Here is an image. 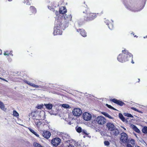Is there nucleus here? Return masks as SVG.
I'll use <instances>...</instances> for the list:
<instances>
[{
  "label": "nucleus",
  "mask_w": 147,
  "mask_h": 147,
  "mask_svg": "<svg viewBox=\"0 0 147 147\" xmlns=\"http://www.w3.org/2000/svg\"><path fill=\"white\" fill-rule=\"evenodd\" d=\"M123 54H120L117 57L119 61L121 62H123L129 60H132L133 55L131 53L125 49L123 50Z\"/></svg>",
  "instance_id": "nucleus-1"
},
{
  "label": "nucleus",
  "mask_w": 147,
  "mask_h": 147,
  "mask_svg": "<svg viewBox=\"0 0 147 147\" xmlns=\"http://www.w3.org/2000/svg\"><path fill=\"white\" fill-rule=\"evenodd\" d=\"M56 21L57 22H56L53 34L54 35H61L62 32V30L63 29V25L61 20H58Z\"/></svg>",
  "instance_id": "nucleus-2"
},
{
  "label": "nucleus",
  "mask_w": 147,
  "mask_h": 147,
  "mask_svg": "<svg viewBox=\"0 0 147 147\" xmlns=\"http://www.w3.org/2000/svg\"><path fill=\"white\" fill-rule=\"evenodd\" d=\"M120 140L121 141L124 143L127 142L129 141V140L127 134L125 132L122 133L121 134Z\"/></svg>",
  "instance_id": "nucleus-3"
},
{
  "label": "nucleus",
  "mask_w": 147,
  "mask_h": 147,
  "mask_svg": "<svg viewBox=\"0 0 147 147\" xmlns=\"http://www.w3.org/2000/svg\"><path fill=\"white\" fill-rule=\"evenodd\" d=\"M96 121L98 124L103 125L106 123V120L103 117L99 116L97 118Z\"/></svg>",
  "instance_id": "nucleus-4"
},
{
  "label": "nucleus",
  "mask_w": 147,
  "mask_h": 147,
  "mask_svg": "<svg viewBox=\"0 0 147 147\" xmlns=\"http://www.w3.org/2000/svg\"><path fill=\"white\" fill-rule=\"evenodd\" d=\"M61 141V140L60 138H55L52 140L51 143L54 146L56 147L60 144Z\"/></svg>",
  "instance_id": "nucleus-5"
},
{
  "label": "nucleus",
  "mask_w": 147,
  "mask_h": 147,
  "mask_svg": "<svg viewBox=\"0 0 147 147\" xmlns=\"http://www.w3.org/2000/svg\"><path fill=\"white\" fill-rule=\"evenodd\" d=\"M73 115L76 116H79L82 113L81 110L78 108H75L72 111Z\"/></svg>",
  "instance_id": "nucleus-6"
},
{
  "label": "nucleus",
  "mask_w": 147,
  "mask_h": 147,
  "mask_svg": "<svg viewBox=\"0 0 147 147\" xmlns=\"http://www.w3.org/2000/svg\"><path fill=\"white\" fill-rule=\"evenodd\" d=\"M92 117L91 115L87 112H85L83 114V117L86 121L90 120Z\"/></svg>",
  "instance_id": "nucleus-7"
},
{
  "label": "nucleus",
  "mask_w": 147,
  "mask_h": 147,
  "mask_svg": "<svg viewBox=\"0 0 147 147\" xmlns=\"http://www.w3.org/2000/svg\"><path fill=\"white\" fill-rule=\"evenodd\" d=\"M110 100L120 106H121L125 105L124 103L123 102L115 98L111 99Z\"/></svg>",
  "instance_id": "nucleus-8"
},
{
  "label": "nucleus",
  "mask_w": 147,
  "mask_h": 147,
  "mask_svg": "<svg viewBox=\"0 0 147 147\" xmlns=\"http://www.w3.org/2000/svg\"><path fill=\"white\" fill-rule=\"evenodd\" d=\"M107 128L108 130L110 131H112L113 130H114V129L115 127L114 124L111 122H108L106 124Z\"/></svg>",
  "instance_id": "nucleus-9"
},
{
  "label": "nucleus",
  "mask_w": 147,
  "mask_h": 147,
  "mask_svg": "<svg viewBox=\"0 0 147 147\" xmlns=\"http://www.w3.org/2000/svg\"><path fill=\"white\" fill-rule=\"evenodd\" d=\"M120 133V131L116 127L114 129V130H113L111 131L110 134L111 136H117Z\"/></svg>",
  "instance_id": "nucleus-10"
},
{
  "label": "nucleus",
  "mask_w": 147,
  "mask_h": 147,
  "mask_svg": "<svg viewBox=\"0 0 147 147\" xmlns=\"http://www.w3.org/2000/svg\"><path fill=\"white\" fill-rule=\"evenodd\" d=\"M38 115V112L36 111H34L31 113L30 115L31 116L32 119L34 120V121H35V120L36 119H38V118H37Z\"/></svg>",
  "instance_id": "nucleus-11"
},
{
  "label": "nucleus",
  "mask_w": 147,
  "mask_h": 147,
  "mask_svg": "<svg viewBox=\"0 0 147 147\" xmlns=\"http://www.w3.org/2000/svg\"><path fill=\"white\" fill-rule=\"evenodd\" d=\"M42 134L43 136L47 139L49 138L51 136V133L47 131H44Z\"/></svg>",
  "instance_id": "nucleus-12"
},
{
  "label": "nucleus",
  "mask_w": 147,
  "mask_h": 147,
  "mask_svg": "<svg viewBox=\"0 0 147 147\" xmlns=\"http://www.w3.org/2000/svg\"><path fill=\"white\" fill-rule=\"evenodd\" d=\"M70 137L68 134H64L62 136V139L64 142H68L69 141H70Z\"/></svg>",
  "instance_id": "nucleus-13"
},
{
  "label": "nucleus",
  "mask_w": 147,
  "mask_h": 147,
  "mask_svg": "<svg viewBox=\"0 0 147 147\" xmlns=\"http://www.w3.org/2000/svg\"><path fill=\"white\" fill-rule=\"evenodd\" d=\"M76 31L78 32H80L81 35L83 37H86L87 36L86 32L85 30L82 29H76Z\"/></svg>",
  "instance_id": "nucleus-14"
},
{
  "label": "nucleus",
  "mask_w": 147,
  "mask_h": 147,
  "mask_svg": "<svg viewBox=\"0 0 147 147\" xmlns=\"http://www.w3.org/2000/svg\"><path fill=\"white\" fill-rule=\"evenodd\" d=\"M59 11L60 13L64 14L67 12V10L65 7L61 6L59 8Z\"/></svg>",
  "instance_id": "nucleus-15"
},
{
  "label": "nucleus",
  "mask_w": 147,
  "mask_h": 147,
  "mask_svg": "<svg viewBox=\"0 0 147 147\" xmlns=\"http://www.w3.org/2000/svg\"><path fill=\"white\" fill-rule=\"evenodd\" d=\"M23 81L25 83L30 86L33 87L38 88L39 87L37 85L35 84H32L28 81H27L25 80H23Z\"/></svg>",
  "instance_id": "nucleus-16"
},
{
  "label": "nucleus",
  "mask_w": 147,
  "mask_h": 147,
  "mask_svg": "<svg viewBox=\"0 0 147 147\" xmlns=\"http://www.w3.org/2000/svg\"><path fill=\"white\" fill-rule=\"evenodd\" d=\"M30 14H35L36 12V8L33 6H31L30 8Z\"/></svg>",
  "instance_id": "nucleus-17"
},
{
  "label": "nucleus",
  "mask_w": 147,
  "mask_h": 147,
  "mask_svg": "<svg viewBox=\"0 0 147 147\" xmlns=\"http://www.w3.org/2000/svg\"><path fill=\"white\" fill-rule=\"evenodd\" d=\"M34 122L38 128H39L40 127V125L42 124V122L40 121L38 119H36L35 120V121H34Z\"/></svg>",
  "instance_id": "nucleus-18"
},
{
  "label": "nucleus",
  "mask_w": 147,
  "mask_h": 147,
  "mask_svg": "<svg viewBox=\"0 0 147 147\" xmlns=\"http://www.w3.org/2000/svg\"><path fill=\"white\" fill-rule=\"evenodd\" d=\"M83 135H84L83 136L84 138H85L86 137H88L89 138H91V136H89V134H88L87 133L86 131L84 129L82 130V131L81 132Z\"/></svg>",
  "instance_id": "nucleus-19"
},
{
  "label": "nucleus",
  "mask_w": 147,
  "mask_h": 147,
  "mask_svg": "<svg viewBox=\"0 0 147 147\" xmlns=\"http://www.w3.org/2000/svg\"><path fill=\"white\" fill-rule=\"evenodd\" d=\"M131 128L136 132L140 133V131L139 129L135 125L133 124H131Z\"/></svg>",
  "instance_id": "nucleus-20"
},
{
  "label": "nucleus",
  "mask_w": 147,
  "mask_h": 147,
  "mask_svg": "<svg viewBox=\"0 0 147 147\" xmlns=\"http://www.w3.org/2000/svg\"><path fill=\"white\" fill-rule=\"evenodd\" d=\"M44 105L45 106L47 109L48 110L51 109L53 107V105L51 103L48 104H44Z\"/></svg>",
  "instance_id": "nucleus-21"
},
{
  "label": "nucleus",
  "mask_w": 147,
  "mask_h": 147,
  "mask_svg": "<svg viewBox=\"0 0 147 147\" xmlns=\"http://www.w3.org/2000/svg\"><path fill=\"white\" fill-rule=\"evenodd\" d=\"M102 114L104 115L106 117H107L110 119H113V118L110 116L108 113H107L102 112L101 113Z\"/></svg>",
  "instance_id": "nucleus-22"
},
{
  "label": "nucleus",
  "mask_w": 147,
  "mask_h": 147,
  "mask_svg": "<svg viewBox=\"0 0 147 147\" xmlns=\"http://www.w3.org/2000/svg\"><path fill=\"white\" fill-rule=\"evenodd\" d=\"M28 128L31 132L34 134L36 136L38 137H39V135L36 132H35L31 128L28 127Z\"/></svg>",
  "instance_id": "nucleus-23"
},
{
  "label": "nucleus",
  "mask_w": 147,
  "mask_h": 147,
  "mask_svg": "<svg viewBox=\"0 0 147 147\" xmlns=\"http://www.w3.org/2000/svg\"><path fill=\"white\" fill-rule=\"evenodd\" d=\"M0 108L2 110L5 111L6 108H5V106L3 102L0 101Z\"/></svg>",
  "instance_id": "nucleus-24"
},
{
  "label": "nucleus",
  "mask_w": 147,
  "mask_h": 147,
  "mask_svg": "<svg viewBox=\"0 0 147 147\" xmlns=\"http://www.w3.org/2000/svg\"><path fill=\"white\" fill-rule=\"evenodd\" d=\"M12 51H10V52H9L8 51H5L4 53V55H7L9 56V55H11L12 56H13V54H12Z\"/></svg>",
  "instance_id": "nucleus-25"
},
{
  "label": "nucleus",
  "mask_w": 147,
  "mask_h": 147,
  "mask_svg": "<svg viewBox=\"0 0 147 147\" xmlns=\"http://www.w3.org/2000/svg\"><path fill=\"white\" fill-rule=\"evenodd\" d=\"M64 17L65 19H66L68 21L71 20L72 18V16L71 15H67L65 14Z\"/></svg>",
  "instance_id": "nucleus-26"
},
{
  "label": "nucleus",
  "mask_w": 147,
  "mask_h": 147,
  "mask_svg": "<svg viewBox=\"0 0 147 147\" xmlns=\"http://www.w3.org/2000/svg\"><path fill=\"white\" fill-rule=\"evenodd\" d=\"M33 145L34 147H43L40 144L37 143L36 142H34L33 143Z\"/></svg>",
  "instance_id": "nucleus-27"
},
{
  "label": "nucleus",
  "mask_w": 147,
  "mask_h": 147,
  "mask_svg": "<svg viewBox=\"0 0 147 147\" xmlns=\"http://www.w3.org/2000/svg\"><path fill=\"white\" fill-rule=\"evenodd\" d=\"M119 116L120 118L123 122L125 121V119L122 114L121 113L119 114Z\"/></svg>",
  "instance_id": "nucleus-28"
},
{
  "label": "nucleus",
  "mask_w": 147,
  "mask_h": 147,
  "mask_svg": "<svg viewBox=\"0 0 147 147\" xmlns=\"http://www.w3.org/2000/svg\"><path fill=\"white\" fill-rule=\"evenodd\" d=\"M13 115L14 116L17 117L19 116L18 113L15 110L13 111Z\"/></svg>",
  "instance_id": "nucleus-29"
},
{
  "label": "nucleus",
  "mask_w": 147,
  "mask_h": 147,
  "mask_svg": "<svg viewBox=\"0 0 147 147\" xmlns=\"http://www.w3.org/2000/svg\"><path fill=\"white\" fill-rule=\"evenodd\" d=\"M76 129L77 131L79 133H81L82 131V130L81 127H79L77 128V127H76Z\"/></svg>",
  "instance_id": "nucleus-30"
},
{
  "label": "nucleus",
  "mask_w": 147,
  "mask_h": 147,
  "mask_svg": "<svg viewBox=\"0 0 147 147\" xmlns=\"http://www.w3.org/2000/svg\"><path fill=\"white\" fill-rule=\"evenodd\" d=\"M142 132L144 134L147 133V127H144L142 130Z\"/></svg>",
  "instance_id": "nucleus-31"
},
{
  "label": "nucleus",
  "mask_w": 147,
  "mask_h": 147,
  "mask_svg": "<svg viewBox=\"0 0 147 147\" xmlns=\"http://www.w3.org/2000/svg\"><path fill=\"white\" fill-rule=\"evenodd\" d=\"M105 22L106 23H107V24L108 25L109 28L111 30L113 29V25H112V24L111 23H110L109 24H108L107 21V22Z\"/></svg>",
  "instance_id": "nucleus-32"
},
{
  "label": "nucleus",
  "mask_w": 147,
  "mask_h": 147,
  "mask_svg": "<svg viewBox=\"0 0 147 147\" xmlns=\"http://www.w3.org/2000/svg\"><path fill=\"white\" fill-rule=\"evenodd\" d=\"M84 20L86 22L90 21L91 20L90 17H88V16L85 17Z\"/></svg>",
  "instance_id": "nucleus-33"
},
{
  "label": "nucleus",
  "mask_w": 147,
  "mask_h": 147,
  "mask_svg": "<svg viewBox=\"0 0 147 147\" xmlns=\"http://www.w3.org/2000/svg\"><path fill=\"white\" fill-rule=\"evenodd\" d=\"M124 115L125 116H127V117H131L132 118L133 117V116L130 114L125 113H124Z\"/></svg>",
  "instance_id": "nucleus-34"
},
{
  "label": "nucleus",
  "mask_w": 147,
  "mask_h": 147,
  "mask_svg": "<svg viewBox=\"0 0 147 147\" xmlns=\"http://www.w3.org/2000/svg\"><path fill=\"white\" fill-rule=\"evenodd\" d=\"M24 3L27 5H30V0H24Z\"/></svg>",
  "instance_id": "nucleus-35"
},
{
  "label": "nucleus",
  "mask_w": 147,
  "mask_h": 147,
  "mask_svg": "<svg viewBox=\"0 0 147 147\" xmlns=\"http://www.w3.org/2000/svg\"><path fill=\"white\" fill-rule=\"evenodd\" d=\"M43 105L42 104V105H37L36 108L38 109H41L43 108Z\"/></svg>",
  "instance_id": "nucleus-36"
},
{
  "label": "nucleus",
  "mask_w": 147,
  "mask_h": 147,
  "mask_svg": "<svg viewBox=\"0 0 147 147\" xmlns=\"http://www.w3.org/2000/svg\"><path fill=\"white\" fill-rule=\"evenodd\" d=\"M127 8H128V7H127ZM128 9H130V10H131L132 11H139L141 10V9H140V10H136L135 9H134L133 8H131V7H130V8H129V7L128 8Z\"/></svg>",
  "instance_id": "nucleus-37"
},
{
  "label": "nucleus",
  "mask_w": 147,
  "mask_h": 147,
  "mask_svg": "<svg viewBox=\"0 0 147 147\" xmlns=\"http://www.w3.org/2000/svg\"><path fill=\"white\" fill-rule=\"evenodd\" d=\"M62 107L64 108H67L69 107V106L68 104H64L62 105Z\"/></svg>",
  "instance_id": "nucleus-38"
},
{
  "label": "nucleus",
  "mask_w": 147,
  "mask_h": 147,
  "mask_svg": "<svg viewBox=\"0 0 147 147\" xmlns=\"http://www.w3.org/2000/svg\"><path fill=\"white\" fill-rule=\"evenodd\" d=\"M104 143L105 145L107 146H109L110 144L109 142L107 141H105L104 142Z\"/></svg>",
  "instance_id": "nucleus-39"
},
{
  "label": "nucleus",
  "mask_w": 147,
  "mask_h": 147,
  "mask_svg": "<svg viewBox=\"0 0 147 147\" xmlns=\"http://www.w3.org/2000/svg\"><path fill=\"white\" fill-rule=\"evenodd\" d=\"M62 2V4L64 5H67V1H61Z\"/></svg>",
  "instance_id": "nucleus-40"
},
{
  "label": "nucleus",
  "mask_w": 147,
  "mask_h": 147,
  "mask_svg": "<svg viewBox=\"0 0 147 147\" xmlns=\"http://www.w3.org/2000/svg\"><path fill=\"white\" fill-rule=\"evenodd\" d=\"M130 142L132 144H135V141L133 139H131L130 140Z\"/></svg>",
  "instance_id": "nucleus-41"
},
{
  "label": "nucleus",
  "mask_w": 147,
  "mask_h": 147,
  "mask_svg": "<svg viewBox=\"0 0 147 147\" xmlns=\"http://www.w3.org/2000/svg\"><path fill=\"white\" fill-rule=\"evenodd\" d=\"M106 106L107 107L111 109L113 108V107L110 105H109L107 104H106Z\"/></svg>",
  "instance_id": "nucleus-42"
},
{
  "label": "nucleus",
  "mask_w": 147,
  "mask_h": 147,
  "mask_svg": "<svg viewBox=\"0 0 147 147\" xmlns=\"http://www.w3.org/2000/svg\"><path fill=\"white\" fill-rule=\"evenodd\" d=\"M131 109H133V110H134V111H137V109H136V108L134 107H131Z\"/></svg>",
  "instance_id": "nucleus-43"
},
{
  "label": "nucleus",
  "mask_w": 147,
  "mask_h": 147,
  "mask_svg": "<svg viewBox=\"0 0 147 147\" xmlns=\"http://www.w3.org/2000/svg\"><path fill=\"white\" fill-rule=\"evenodd\" d=\"M127 147H133L130 144H128L127 145Z\"/></svg>",
  "instance_id": "nucleus-44"
},
{
  "label": "nucleus",
  "mask_w": 147,
  "mask_h": 147,
  "mask_svg": "<svg viewBox=\"0 0 147 147\" xmlns=\"http://www.w3.org/2000/svg\"><path fill=\"white\" fill-rule=\"evenodd\" d=\"M67 147H75L74 146H73L72 144H69L68 146Z\"/></svg>",
  "instance_id": "nucleus-45"
},
{
  "label": "nucleus",
  "mask_w": 147,
  "mask_h": 147,
  "mask_svg": "<svg viewBox=\"0 0 147 147\" xmlns=\"http://www.w3.org/2000/svg\"><path fill=\"white\" fill-rule=\"evenodd\" d=\"M137 111L138 112H139V113H143V112H142V111H140L139 110H138V109H137V111Z\"/></svg>",
  "instance_id": "nucleus-46"
},
{
  "label": "nucleus",
  "mask_w": 147,
  "mask_h": 147,
  "mask_svg": "<svg viewBox=\"0 0 147 147\" xmlns=\"http://www.w3.org/2000/svg\"><path fill=\"white\" fill-rule=\"evenodd\" d=\"M1 80L5 82H8V81L7 80H6L5 79L3 78H2Z\"/></svg>",
  "instance_id": "nucleus-47"
},
{
  "label": "nucleus",
  "mask_w": 147,
  "mask_h": 147,
  "mask_svg": "<svg viewBox=\"0 0 147 147\" xmlns=\"http://www.w3.org/2000/svg\"><path fill=\"white\" fill-rule=\"evenodd\" d=\"M96 16V13H92V17L93 16L95 18Z\"/></svg>",
  "instance_id": "nucleus-48"
},
{
  "label": "nucleus",
  "mask_w": 147,
  "mask_h": 147,
  "mask_svg": "<svg viewBox=\"0 0 147 147\" xmlns=\"http://www.w3.org/2000/svg\"><path fill=\"white\" fill-rule=\"evenodd\" d=\"M2 54V51L0 49V55H1Z\"/></svg>",
  "instance_id": "nucleus-49"
},
{
  "label": "nucleus",
  "mask_w": 147,
  "mask_h": 147,
  "mask_svg": "<svg viewBox=\"0 0 147 147\" xmlns=\"http://www.w3.org/2000/svg\"><path fill=\"white\" fill-rule=\"evenodd\" d=\"M125 57H124V56H122V57H121V59H125Z\"/></svg>",
  "instance_id": "nucleus-50"
},
{
  "label": "nucleus",
  "mask_w": 147,
  "mask_h": 147,
  "mask_svg": "<svg viewBox=\"0 0 147 147\" xmlns=\"http://www.w3.org/2000/svg\"><path fill=\"white\" fill-rule=\"evenodd\" d=\"M111 109H113V110H117L116 109H115V108H114V107H113Z\"/></svg>",
  "instance_id": "nucleus-51"
},
{
  "label": "nucleus",
  "mask_w": 147,
  "mask_h": 147,
  "mask_svg": "<svg viewBox=\"0 0 147 147\" xmlns=\"http://www.w3.org/2000/svg\"><path fill=\"white\" fill-rule=\"evenodd\" d=\"M61 1H67V0H61Z\"/></svg>",
  "instance_id": "nucleus-52"
},
{
  "label": "nucleus",
  "mask_w": 147,
  "mask_h": 147,
  "mask_svg": "<svg viewBox=\"0 0 147 147\" xmlns=\"http://www.w3.org/2000/svg\"><path fill=\"white\" fill-rule=\"evenodd\" d=\"M131 62L133 63H134V62L133 61V60H132L131 61Z\"/></svg>",
  "instance_id": "nucleus-53"
},
{
  "label": "nucleus",
  "mask_w": 147,
  "mask_h": 147,
  "mask_svg": "<svg viewBox=\"0 0 147 147\" xmlns=\"http://www.w3.org/2000/svg\"><path fill=\"white\" fill-rule=\"evenodd\" d=\"M147 36H144V38H147Z\"/></svg>",
  "instance_id": "nucleus-54"
},
{
  "label": "nucleus",
  "mask_w": 147,
  "mask_h": 147,
  "mask_svg": "<svg viewBox=\"0 0 147 147\" xmlns=\"http://www.w3.org/2000/svg\"><path fill=\"white\" fill-rule=\"evenodd\" d=\"M9 1H12V0H8Z\"/></svg>",
  "instance_id": "nucleus-55"
},
{
  "label": "nucleus",
  "mask_w": 147,
  "mask_h": 147,
  "mask_svg": "<svg viewBox=\"0 0 147 147\" xmlns=\"http://www.w3.org/2000/svg\"><path fill=\"white\" fill-rule=\"evenodd\" d=\"M1 79H2V78H1V77H0V79H1Z\"/></svg>",
  "instance_id": "nucleus-56"
},
{
  "label": "nucleus",
  "mask_w": 147,
  "mask_h": 147,
  "mask_svg": "<svg viewBox=\"0 0 147 147\" xmlns=\"http://www.w3.org/2000/svg\"><path fill=\"white\" fill-rule=\"evenodd\" d=\"M138 80H139V81H138L139 82L140 81V80L139 79H138Z\"/></svg>",
  "instance_id": "nucleus-57"
},
{
  "label": "nucleus",
  "mask_w": 147,
  "mask_h": 147,
  "mask_svg": "<svg viewBox=\"0 0 147 147\" xmlns=\"http://www.w3.org/2000/svg\"><path fill=\"white\" fill-rule=\"evenodd\" d=\"M79 24L80 25H81V24Z\"/></svg>",
  "instance_id": "nucleus-58"
},
{
  "label": "nucleus",
  "mask_w": 147,
  "mask_h": 147,
  "mask_svg": "<svg viewBox=\"0 0 147 147\" xmlns=\"http://www.w3.org/2000/svg\"><path fill=\"white\" fill-rule=\"evenodd\" d=\"M137 147H140V146H138Z\"/></svg>",
  "instance_id": "nucleus-59"
}]
</instances>
